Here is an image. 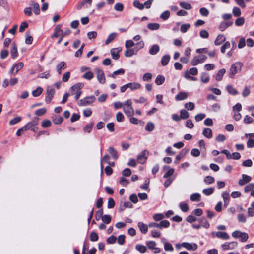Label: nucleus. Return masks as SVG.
I'll return each instance as SVG.
<instances>
[{
    "instance_id": "16",
    "label": "nucleus",
    "mask_w": 254,
    "mask_h": 254,
    "mask_svg": "<svg viewBox=\"0 0 254 254\" xmlns=\"http://www.w3.org/2000/svg\"><path fill=\"white\" fill-rule=\"evenodd\" d=\"M251 180V177L245 174L242 175V178L239 181V184L240 186H243L248 182H250Z\"/></svg>"
},
{
    "instance_id": "54",
    "label": "nucleus",
    "mask_w": 254,
    "mask_h": 254,
    "mask_svg": "<svg viewBox=\"0 0 254 254\" xmlns=\"http://www.w3.org/2000/svg\"><path fill=\"white\" fill-rule=\"evenodd\" d=\"M230 47V43L229 41L225 42L221 47V52L222 53L225 52L226 49Z\"/></svg>"
},
{
    "instance_id": "35",
    "label": "nucleus",
    "mask_w": 254,
    "mask_h": 254,
    "mask_svg": "<svg viewBox=\"0 0 254 254\" xmlns=\"http://www.w3.org/2000/svg\"><path fill=\"white\" fill-rule=\"evenodd\" d=\"M154 128V124L151 122H148L146 124L145 129L147 131L150 132L153 131Z\"/></svg>"
},
{
    "instance_id": "23",
    "label": "nucleus",
    "mask_w": 254,
    "mask_h": 254,
    "mask_svg": "<svg viewBox=\"0 0 254 254\" xmlns=\"http://www.w3.org/2000/svg\"><path fill=\"white\" fill-rule=\"evenodd\" d=\"M138 227H139L140 231L143 234H146L147 232L148 227H149L148 226L142 222H138Z\"/></svg>"
},
{
    "instance_id": "64",
    "label": "nucleus",
    "mask_w": 254,
    "mask_h": 254,
    "mask_svg": "<svg viewBox=\"0 0 254 254\" xmlns=\"http://www.w3.org/2000/svg\"><path fill=\"white\" fill-rule=\"evenodd\" d=\"M98 236L95 232H92L90 234V240L92 242L97 241L98 240Z\"/></svg>"
},
{
    "instance_id": "40",
    "label": "nucleus",
    "mask_w": 254,
    "mask_h": 254,
    "mask_svg": "<svg viewBox=\"0 0 254 254\" xmlns=\"http://www.w3.org/2000/svg\"><path fill=\"white\" fill-rule=\"evenodd\" d=\"M190 199L192 201L199 202L200 199V195L198 193H193L190 195Z\"/></svg>"
},
{
    "instance_id": "34",
    "label": "nucleus",
    "mask_w": 254,
    "mask_h": 254,
    "mask_svg": "<svg viewBox=\"0 0 254 254\" xmlns=\"http://www.w3.org/2000/svg\"><path fill=\"white\" fill-rule=\"evenodd\" d=\"M71 33V30L69 29H66L64 32H61V38L58 41V44H60L63 38L65 36L69 35Z\"/></svg>"
},
{
    "instance_id": "37",
    "label": "nucleus",
    "mask_w": 254,
    "mask_h": 254,
    "mask_svg": "<svg viewBox=\"0 0 254 254\" xmlns=\"http://www.w3.org/2000/svg\"><path fill=\"white\" fill-rule=\"evenodd\" d=\"M210 77L207 73L203 72L201 75V80L204 83H207L209 82Z\"/></svg>"
},
{
    "instance_id": "51",
    "label": "nucleus",
    "mask_w": 254,
    "mask_h": 254,
    "mask_svg": "<svg viewBox=\"0 0 254 254\" xmlns=\"http://www.w3.org/2000/svg\"><path fill=\"white\" fill-rule=\"evenodd\" d=\"M133 6L139 10H143L144 9V5L142 3H140V2L137 0L134 1Z\"/></svg>"
},
{
    "instance_id": "63",
    "label": "nucleus",
    "mask_w": 254,
    "mask_h": 254,
    "mask_svg": "<svg viewBox=\"0 0 254 254\" xmlns=\"http://www.w3.org/2000/svg\"><path fill=\"white\" fill-rule=\"evenodd\" d=\"M46 109L45 108H41V109L37 110L35 111V114L37 116H42L44 114H45L46 113Z\"/></svg>"
},
{
    "instance_id": "15",
    "label": "nucleus",
    "mask_w": 254,
    "mask_h": 254,
    "mask_svg": "<svg viewBox=\"0 0 254 254\" xmlns=\"http://www.w3.org/2000/svg\"><path fill=\"white\" fill-rule=\"evenodd\" d=\"M39 120V118L35 117L32 121L28 122L26 125L24 126L26 127V129L28 130L31 128L32 127L37 125L38 124Z\"/></svg>"
},
{
    "instance_id": "18",
    "label": "nucleus",
    "mask_w": 254,
    "mask_h": 254,
    "mask_svg": "<svg viewBox=\"0 0 254 254\" xmlns=\"http://www.w3.org/2000/svg\"><path fill=\"white\" fill-rule=\"evenodd\" d=\"M188 97V94L185 92H180L175 96L176 101H181L187 99Z\"/></svg>"
},
{
    "instance_id": "58",
    "label": "nucleus",
    "mask_w": 254,
    "mask_h": 254,
    "mask_svg": "<svg viewBox=\"0 0 254 254\" xmlns=\"http://www.w3.org/2000/svg\"><path fill=\"white\" fill-rule=\"evenodd\" d=\"M146 245L149 249L153 250L156 247V243L153 241H150L146 243Z\"/></svg>"
},
{
    "instance_id": "5",
    "label": "nucleus",
    "mask_w": 254,
    "mask_h": 254,
    "mask_svg": "<svg viewBox=\"0 0 254 254\" xmlns=\"http://www.w3.org/2000/svg\"><path fill=\"white\" fill-rule=\"evenodd\" d=\"M232 236L235 238H240L241 241L245 242L247 241L249 236L247 233L242 232L240 231H235L232 234Z\"/></svg>"
},
{
    "instance_id": "1",
    "label": "nucleus",
    "mask_w": 254,
    "mask_h": 254,
    "mask_svg": "<svg viewBox=\"0 0 254 254\" xmlns=\"http://www.w3.org/2000/svg\"><path fill=\"white\" fill-rule=\"evenodd\" d=\"M84 87V84L81 82L77 83L70 88V94L75 95V99L77 100L82 94L81 89Z\"/></svg>"
},
{
    "instance_id": "28",
    "label": "nucleus",
    "mask_w": 254,
    "mask_h": 254,
    "mask_svg": "<svg viewBox=\"0 0 254 254\" xmlns=\"http://www.w3.org/2000/svg\"><path fill=\"white\" fill-rule=\"evenodd\" d=\"M127 85L128 88L131 90L139 89L141 88V84L136 82L129 83Z\"/></svg>"
},
{
    "instance_id": "31",
    "label": "nucleus",
    "mask_w": 254,
    "mask_h": 254,
    "mask_svg": "<svg viewBox=\"0 0 254 254\" xmlns=\"http://www.w3.org/2000/svg\"><path fill=\"white\" fill-rule=\"evenodd\" d=\"M125 70L123 68L114 71L113 73L108 75L109 77H111L113 78H115L118 75H123L125 73Z\"/></svg>"
},
{
    "instance_id": "7",
    "label": "nucleus",
    "mask_w": 254,
    "mask_h": 254,
    "mask_svg": "<svg viewBox=\"0 0 254 254\" xmlns=\"http://www.w3.org/2000/svg\"><path fill=\"white\" fill-rule=\"evenodd\" d=\"M207 57L205 55H200L195 57L191 61V64L193 66L197 65L199 63L205 61Z\"/></svg>"
},
{
    "instance_id": "39",
    "label": "nucleus",
    "mask_w": 254,
    "mask_h": 254,
    "mask_svg": "<svg viewBox=\"0 0 254 254\" xmlns=\"http://www.w3.org/2000/svg\"><path fill=\"white\" fill-rule=\"evenodd\" d=\"M198 221L202 223L201 226L205 228H208L209 227L210 224L205 218H200L198 219Z\"/></svg>"
},
{
    "instance_id": "26",
    "label": "nucleus",
    "mask_w": 254,
    "mask_h": 254,
    "mask_svg": "<svg viewBox=\"0 0 254 254\" xmlns=\"http://www.w3.org/2000/svg\"><path fill=\"white\" fill-rule=\"evenodd\" d=\"M109 153L111 154L114 159H117L118 157V153L116 150H115L113 147H110L108 149Z\"/></svg>"
},
{
    "instance_id": "30",
    "label": "nucleus",
    "mask_w": 254,
    "mask_h": 254,
    "mask_svg": "<svg viewBox=\"0 0 254 254\" xmlns=\"http://www.w3.org/2000/svg\"><path fill=\"white\" fill-rule=\"evenodd\" d=\"M226 72V70L224 68H222L219 70L216 75L215 79L217 81H220L222 79L224 74Z\"/></svg>"
},
{
    "instance_id": "57",
    "label": "nucleus",
    "mask_w": 254,
    "mask_h": 254,
    "mask_svg": "<svg viewBox=\"0 0 254 254\" xmlns=\"http://www.w3.org/2000/svg\"><path fill=\"white\" fill-rule=\"evenodd\" d=\"M170 13L169 11H164L160 15V18L164 20H166L169 17Z\"/></svg>"
},
{
    "instance_id": "12",
    "label": "nucleus",
    "mask_w": 254,
    "mask_h": 254,
    "mask_svg": "<svg viewBox=\"0 0 254 254\" xmlns=\"http://www.w3.org/2000/svg\"><path fill=\"white\" fill-rule=\"evenodd\" d=\"M149 152L146 150H143L138 156L137 160L140 163H143L147 159L148 156Z\"/></svg>"
},
{
    "instance_id": "48",
    "label": "nucleus",
    "mask_w": 254,
    "mask_h": 254,
    "mask_svg": "<svg viewBox=\"0 0 254 254\" xmlns=\"http://www.w3.org/2000/svg\"><path fill=\"white\" fill-rule=\"evenodd\" d=\"M185 107L188 110L192 111L194 109V104L191 102H189L185 104Z\"/></svg>"
},
{
    "instance_id": "33",
    "label": "nucleus",
    "mask_w": 254,
    "mask_h": 254,
    "mask_svg": "<svg viewBox=\"0 0 254 254\" xmlns=\"http://www.w3.org/2000/svg\"><path fill=\"white\" fill-rule=\"evenodd\" d=\"M170 59V57L169 55H165L162 57L161 64L163 66L166 65Z\"/></svg>"
},
{
    "instance_id": "46",
    "label": "nucleus",
    "mask_w": 254,
    "mask_h": 254,
    "mask_svg": "<svg viewBox=\"0 0 254 254\" xmlns=\"http://www.w3.org/2000/svg\"><path fill=\"white\" fill-rule=\"evenodd\" d=\"M180 5L181 7L186 10H190L192 8V6L190 4L185 2H181L180 3Z\"/></svg>"
},
{
    "instance_id": "41",
    "label": "nucleus",
    "mask_w": 254,
    "mask_h": 254,
    "mask_svg": "<svg viewBox=\"0 0 254 254\" xmlns=\"http://www.w3.org/2000/svg\"><path fill=\"white\" fill-rule=\"evenodd\" d=\"M43 92V89L41 87H38L35 90L32 91V94L34 97H38Z\"/></svg>"
},
{
    "instance_id": "62",
    "label": "nucleus",
    "mask_w": 254,
    "mask_h": 254,
    "mask_svg": "<svg viewBox=\"0 0 254 254\" xmlns=\"http://www.w3.org/2000/svg\"><path fill=\"white\" fill-rule=\"evenodd\" d=\"M102 220L106 224H109L111 221V217L109 215H105L102 216Z\"/></svg>"
},
{
    "instance_id": "2",
    "label": "nucleus",
    "mask_w": 254,
    "mask_h": 254,
    "mask_svg": "<svg viewBox=\"0 0 254 254\" xmlns=\"http://www.w3.org/2000/svg\"><path fill=\"white\" fill-rule=\"evenodd\" d=\"M243 64L241 62H236L233 64L230 68L229 77L233 78L235 75L241 70Z\"/></svg>"
},
{
    "instance_id": "59",
    "label": "nucleus",
    "mask_w": 254,
    "mask_h": 254,
    "mask_svg": "<svg viewBox=\"0 0 254 254\" xmlns=\"http://www.w3.org/2000/svg\"><path fill=\"white\" fill-rule=\"evenodd\" d=\"M190 27V24H183L181 25L180 30L182 33H185Z\"/></svg>"
},
{
    "instance_id": "20",
    "label": "nucleus",
    "mask_w": 254,
    "mask_h": 254,
    "mask_svg": "<svg viewBox=\"0 0 254 254\" xmlns=\"http://www.w3.org/2000/svg\"><path fill=\"white\" fill-rule=\"evenodd\" d=\"M225 40L226 37H225V36L222 34H219L217 36L216 39H215L214 41V44L215 45H220L223 42L225 41Z\"/></svg>"
},
{
    "instance_id": "29",
    "label": "nucleus",
    "mask_w": 254,
    "mask_h": 254,
    "mask_svg": "<svg viewBox=\"0 0 254 254\" xmlns=\"http://www.w3.org/2000/svg\"><path fill=\"white\" fill-rule=\"evenodd\" d=\"M202 133L207 138H211L212 137V131L209 128H204Z\"/></svg>"
},
{
    "instance_id": "50",
    "label": "nucleus",
    "mask_w": 254,
    "mask_h": 254,
    "mask_svg": "<svg viewBox=\"0 0 254 254\" xmlns=\"http://www.w3.org/2000/svg\"><path fill=\"white\" fill-rule=\"evenodd\" d=\"M214 178L210 176H207L205 177L204 179V182L206 184H210L213 183L214 182Z\"/></svg>"
},
{
    "instance_id": "27",
    "label": "nucleus",
    "mask_w": 254,
    "mask_h": 254,
    "mask_svg": "<svg viewBox=\"0 0 254 254\" xmlns=\"http://www.w3.org/2000/svg\"><path fill=\"white\" fill-rule=\"evenodd\" d=\"M61 32H62V30L61 29V25L58 24L55 28L54 32L53 34L51 35V38H54L57 37L59 35V33Z\"/></svg>"
},
{
    "instance_id": "47",
    "label": "nucleus",
    "mask_w": 254,
    "mask_h": 254,
    "mask_svg": "<svg viewBox=\"0 0 254 254\" xmlns=\"http://www.w3.org/2000/svg\"><path fill=\"white\" fill-rule=\"evenodd\" d=\"M110 159V157L108 155L106 154L104 156L103 158L101 160V173H103V162L104 161L105 162L108 163L109 160Z\"/></svg>"
},
{
    "instance_id": "61",
    "label": "nucleus",
    "mask_w": 254,
    "mask_h": 254,
    "mask_svg": "<svg viewBox=\"0 0 254 254\" xmlns=\"http://www.w3.org/2000/svg\"><path fill=\"white\" fill-rule=\"evenodd\" d=\"M153 219L156 221H160L164 218V215L161 213L155 214L153 215Z\"/></svg>"
},
{
    "instance_id": "55",
    "label": "nucleus",
    "mask_w": 254,
    "mask_h": 254,
    "mask_svg": "<svg viewBox=\"0 0 254 254\" xmlns=\"http://www.w3.org/2000/svg\"><path fill=\"white\" fill-rule=\"evenodd\" d=\"M93 77V74L91 71H88L83 75V78L87 80H91Z\"/></svg>"
},
{
    "instance_id": "44",
    "label": "nucleus",
    "mask_w": 254,
    "mask_h": 254,
    "mask_svg": "<svg viewBox=\"0 0 254 254\" xmlns=\"http://www.w3.org/2000/svg\"><path fill=\"white\" fill-rule=\"evenodd\" d=\"M135 249L141 253H144L146 251V247L145 246L140 244L136 245Z\"/></svg>"
},
{
    "instance_id": "19",
    "label": "nucleus",
    "mask_w": 254,
    "mask_h": 254,
    "mask_svg": "<svg viewBox=\"0 0 254 254\" xmlns=\"http://www.w3.org/2000/svg\"><path fill=\"white\" fill-rule=\"evenodd\" d=\"M30 5L32 8L33 12L35 15H39L40 12L39 4L34 1H32L30 3Z\"/></svg>"
},
{
    "instance_id": "8",
    "label": "nucleus",
    "mask_w": 254,
    "mask_h": 254,
    "mask_svg": "<svg viewBox=\"0 0 254 254\" xmlns=\"http://www.w3.org/2000/svg\"><path fill=\"white\" fill-rule=\"evenodd\" d=\"M211 235L213 237H216L218 238H220L223 240H228L229 238V235L227 232H212Z\"/></svg>"
},
{
    "instance_id": "56",
    "label": "nucleus",
    "mask_w": 254,
    "mask_h": 254,
    "mask_svg": "<svg viewBox=\"0 0 254 254\" xmlns=\"http://www.w3.org/2000/svg\"><path fill=\"white\" fill-rule=\"evenodd\" d=\"M21 118L19 116L16 117L12 120H11L9 122V125H13L15 124H16L20 122L21 121Z\"/></svg>"
},
{
    "instance_id": "24",
    "label": "nucleus",
    "mask_w": 254,
    "mask_h": 254,
    "mask_svg": "<svg viewBox=\"0 0 254 254\" xmlns=\"http://www.w3.org/2000/svg\"><path fill=\"white\" fill-rule=\"evenodd\" d=\"M120 51L121 50L118 48H113L111 50V54L113 59L118 60L119 58L120 55L119 53Z\"/></svg>"
},
{
    "instance_id": "10",
    "label": "nucleus",
    "mask_w": 254,
    "mask_h": 254,
    "mask_svg": "<svg viewBox=\"0 0 254 254\" xmlns=\"http://www.w3.org/2000/svg\"><path fill=\"white\" fill-rule=\"evenodd\" d=\"M23 63L22 62H19L13 65L10 69L9 73L16 74L23 67Z\"/></svg>"
},
{
    "instance_id": "32",
    "label": "nucleus",
    "mask_w": 254,
    "mask_h": 254,
    "mask_svg": "<svg viewBox=\"0 0 254 254\" xmlns=\"http://www.w3.org/2000/svg\"><path fill=\"white\" fill-rule=\"evenodd\" d=\"M164 81L165 77L161 75H158L155 80V82L157 85H162Z\"/></svg>"
},
{
    "instance_id": "21",
    "label": "nucleus",
    "mask_w": 254,
    "mask_h": 254,
    "mask_svg": "<svg viewBox=\"0 0 254 254\" xmlns=\"http://www.w3.org/2000/svg\"><path fill=\"white\" fill-rule=\"evenodd\" d=\"M66 68V64L64 62H61L56 66V69L58 73L61 74L62 73V70Z\"/></svg>"
},
{
    "instance_id": "36",
    "label": "nucleus",
    "mask_w": 254,
    "mask_h": 254,
    "mask_svg": "<svg viewBox=\"0 0 254 254\" xmlns=\"http://www.w3.org/2000/svg\"><path fill=\"white\" fill-rule=\"evenodd\" d=\"M117 33H112L111 34H110L107 39H106V41H105V44L106 45H108L110 43H111L114 39H115V38L117 37Z\"/></svg>"
},
{
    "instance_id": "52",
    "label": "nucleus",
    "mask_w": 254,
    "mask_h": 254,
    "mask_svg": "<svg viewBox=\"0 0 254 254\" xmlns=\"http://www.w3.org/2000/svg\"><path fill=\"white\" fill-rule=\"evenodd\" d=\"M245 22V19L244 17H241L237 18L235 21V24L237 26H242Z\"/></svg>"
},
{
    "instance_id": "14",
    "label": "nucleus",
    "mask_w": 254,
    "mask_h": 254,
    "mask_svg": "<svg viewBox=\"0 0 254 254\" xmlns=\"http://www.w3.org/2000/svg\"><path fill=\"white\" fill-rule=\"evenodd\" d=\"M182 247L189 251H195L197 248V245L196 243H189L188 242H183L182 243Z\"/></svg>"
},
{
    "instance_id": "43",
    "label": "nucleus",
    "mask_w": 254,
    "mask_h": 254,
    "mask_svg": "<svg viewBox=\"0 0 254 254\" xmlns=\"http://www.w3.org/2000/svg\"><path fill=\"white\" fill-rule=\"evenodd\" d=\"M189 117V113L185 109L180 111V117L181 119H187Z\"/></svg>"
},
{
    "instance_id": "13",
    "label": "nucleus",
    "mask_w": 254,
    "mask_h": 254,
    "mask_svg": "<svg viewBox=\"0 0 254 254\" xmlns=\"http://www.w3.org/2000/svg\"><path fill=\"white\" fill-rule=\"evenodd\" d=\"M92 0H83L77 6V10H79L82 8H87L89 7L92 4Z\"/></svg>"
},
{
    "instance_id": "6",
    "label": "nucleus",
    "mask_w": 254,
    "mask_h": 254,
    "mask_svg": "<svg viewBox=\"0 0 254 254\" xmlns=\"http://www.w3.org/2000/svg\"><path fill=\"white\" fill-rule=\"evenodd\" d=\"M95 100V97L93 95L88 96L83 98L79 101V105L86 106L90 105Z\"/></svg>"
},
{
    "instance_id": "60",
    "label": "nucleus",
    "mask_w": 254,
    "mask_h": 254,
    "mask_svg": "<svg viewBox=\"0 0 254 254\" xmlns=\"http://www.w3.org/2000/svg\"><path fill=\"white\" fill-rule=\"evenodd\" d=\"M124 9V5L121 3H117L114 6V9L117 11H122Z\"/></svg>"
},
{
    "instance_id": "38",
    "label": "nucleus",
    "mask_w": 254,
    "mask_h": 254,
    "mask_svg": "<svg viewBox=\"0 0 254 254\" xmlns=\"http://www.w3.org/2000/svg\"><path fill=\"white\" fill-rule=\"evenodd\" d=\"M147 27L149 29L151 30H158L159 28L160 25L158 23H150L148 24Z\"/></svg>"
},
{
    "instance_id": "4",
    "label": "nucleus",
    "mask_w": 254,
    "mask_h": 254,
    "mask_svg": "<svg viewBox=\"0 0 254 254\" xmlns=\"http://www.w3.org/2000/svg\"><path fill=\"white\" fill-rule=\"evenodd\" d=\"M170 226V222L168 220H163L159 223L153 222L148 225L149 228H157L162 229L163 228H168Z\"/></svg>"
},
{
    "instance_id": "11",
    "label": "nucleus",
    "mask_w": 254,
    "mask_h": 254,
    "mask_svg": "<svg viewBox=\"0 0 254 254\" xmlns=\"http://www.w3.org/2000/svg\"><path fill=\"white\" fill-rule=\"evenodd\" d=\"M55 94V89L53 88L48 87L47 89V93L45 97V101L49 103Z\"/></svg>"
},
{
    "instance_id": "22",
    "label": "nucleus",
    "mask_w": 254,
    "mask_h": 254,
    "mask_svg": "<svg viewBox=\"0 0 254 254\" xmlns=\"http://www.w3.org/2000/svg\"><path fill=\"white\" fill-rule=\"evenodd\" d=\"M160 47L158 45L154 44L151 46L149 50V53L150 55H156L159 51Z\"/></svg>"
},
{
    "instance_id": "25",
    "label": "nucleus",
    "mask_w": 254,
    "mask_h": 254,
    "mask_svg": "<svg viewBox=\"0 0 254 254\" xmlns=\"http://www.w3.org/2000/svg\"><path fill=\"white\" fill-rule=\"evenodd\" d=\"M222 196L223 199L224 200V206L227 207V206L228 205V204L229 202V200H230V195H229V192H228L227 191H224L222 193Z\"/></svg>"
},
{
    "instance_id": "3",
    "label": "nucleus",
    "mask_w": 254,
    "mask_h": 254,
    "mask_svg": "<svg viewBox=\"0 0 254 254\" xmlns=\"http://www.w3.org/2000/svg\"><path fill=\"white\" fill-rule=\"evenodd\" d=\"M123 110L124 113L128 117H131L133 115L134 111L132 107V101L128 99L124 103Z\"/></svg>"
},
{
    "instance_id": "49",
    "label": "nucleus",
    "mask_w": 254,
    "mask_h": 254,
    "mask_svg": "<svg viewBox=\"0 0 254 254\" xmlns=\"http://www.w3.org/2000/svg\"><path fill=\"white\" fill-rule=\"evenodd\" d=\"M134 54H135L134 50L133 49H127L125 52V54H124L125 56L126 57H130Z\"/></svg>"
},
{
    "instance_id": "17",
    "label": "nucleus",
    "mask_w": 254,
    "mask_h": 254,
    "mask_svg": "<svg viewBox=\"0 0 254 254\" xmlns=\"http://www.w3.org/2000/svg\"><path fill=\"white\" fill-rule=\"evenodd\" d=\"M10 54L11 56V58L12 59H15L17 57L18 55L17 48L16 45L15 43H12L11 50H10Z\"/></svg>"
},
{
    "instance_id": "45",
    "label": "nucleus",
    "mask_w": 254,
    "mask_h": 254,
    "mask_svg": "<svg viewBox=\"0 0 254 254\" xmlns=\"http://www.w3.org/2000/svg\"><path fill=\"white\" fill-rule=\"evenodd\" d=\"M214 190V189L213 188L204 189L203 190L202 192L206 195H210L213 193Z\"/></svg>"
},
{
    "instance_id": "9",
    "label": "nucleus",
    "mask_w": 254,
    "mask_h": 254,
    "mask_svg": "<svg viewBox=\"0 0 254 254\" xmlns=\"http://www.w3.org/2000/svg\"><path fill=\"white\" fill-rule=\"evenodd\" d=\"M97 74V78L101 84H104L106 81L105 77L103 71L100 68L95 69Z\"/></svg>"
},
{
    "instance_id": "42",
    "label": "nucleus",
    "mask_w": 254,
    "mask_h": 254,
    "mask_svg": "<svg viewBox=\"0 0 254 254\" xmlns=\"http://www.w3.org/2000/svg\"><path fill=\"white\" fill-rule=\"evenodd\" d=\"M226 89L229 94L232 95H236L238 94L237 91L231 85H228L226 87Z\"/></svg>"
},
{
    "instance_id": "53",
    "label": "nucleus",
    "mask_w": 254,
    "mask_h": 254,
    "mask_svg": "<svg viewBox=\"0 0 254 254\" xmlns=\"http://www.w3.org/2000/svg\"><path fill=\"white\" fill-rule=\"evenodd\" d=\"M180 208L183 212H187L189 210V207L187 203L181 202L179 205Z\"/></svg>"
}]
</instances>
